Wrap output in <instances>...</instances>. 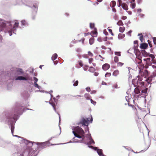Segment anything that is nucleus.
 Segmentation results:
<instances>
[{
    "instance_id": "f257e3e1",
    "label": "nucleus",
    "mask_w": 156,
    "mask_h": 156,
    "mask_svg": "<svg viewBox=\"0 0 156 156\" xmlns=\"http://www.w3.org/2000/svg\"><path fill=\"white\" fill-rule=\"evenodd\" d=\"M22 105L20 103H16L14 107V113L13 114L12 112H9L6 114V121L8 124L10 128L11 133L13 136L19 137L16 135H14L13 134L15 124L19 117V115H21L23 108Z\"/></svg>"
},
{
    "instance_id": "f03ea898",
    "label": "nucleus",
    "mask_w": 156,
    "mask_h": 156,
    "mask_svg": "<svg viewBox=\"0 0 156 156\" xmlns=\"http://www.w3.org/2000/svg\"><path fill=\"white\" fill-rule=\"evenodd\" d=\"M8 22L10 24V27H8V28H6L3 29L2 30H0V32L3 31L5 33L8 32L9 36H11L12 35V33L16 34V29L17 28L19 27L20 29L23 28L25 27L28 26V23L25 20H23L21 21V25L19 27V23L16 20L14 25L12 26L11 24V22L9 21H6Z\"/></svg>"
},
{
    "instance_id": "7ed1b4c3",
    "label": "nucleus",
    "mask_w": 156,
    "mask_h": 156,
    "mask_svg": "<svg viewBox=\"0 0 156 156\" xmlns=\"http://www.w3.org/2000/svg\"><path fill=\"white\" fill-rule=\"evenodd\" d=\"M72 129L74 130L72 132L75 137L79 139L82 138L81 140L74 141L75 143H81L84 144L86 143V141L84 140L85 137L84 135L85 133L82 129L79 126H77L73 127Z\"/></svg>"
},
{
    "instance_id": "20e7f679",
    "label": "nucleus",
    "mask_w": 156,
    "mask_h": 156,
    "mask_svg": "<svg viewBox=\"0 0 156 156\" xmlns=\"http://www.w3.org/2000/svg\"><path fill=\"white\" fill-rule=\"evenodd\" d=\"M136 85L137 86V87H136L134 89V92L136 94H138L140 92V91H141V93L144 96H141V95H139L138 96H141L142 97H144V96L146 95L147 94V88L146 87H144V89L142 90V88L141 87L143 86L144 85V82H140L139 80V79H138L137 80L136 82Z\"/></svg>"
},
{
    "instance_id": "39448f33",
    "label": "nucleus",
    "mask_w": 156,
    "mask_h": 156,
    "mask_svg": "<svg viewBox=\"0 0 156 156\" xmlns=\"http://www.w3.org/2000/svg\"><path fill=\"white\" fill-rule=\"evenodd\" d=\"M26 5L31 8L32 9H34V14H36L37 12L38 9L39 2H34L33 5L32 6V2L30 0H27L26 2V4H25Z\"/></svg>"
},
{
    "instance_id": "423d86ee",
    "label": "nucleus",
    "mask_w": 156,
    "mask_h": 156,
    "mask_svg": "<svg viewBox=\"0 0 156 156\" xmlns=\"http://www.w3.org/2000/svg\"><path fill=\"white\" fill-rule=\"evenodd\" d=\"M34 143L37 146V148L39 150H41L49 146L50 142L49 141H48L44 142H37Z\"/></svg>"
},
{
    "instance_id": "0eeeda50",
    "label": "nucleus",
    "mask_w": 156,
    "mask_h": 156,
    "mask_svg": "<svg viewBox=\"0 0 156 156\" xmlns=\"http://www.w3.org/2000/svg\"><path fill=\"white\" fill-rule=\"evenodd\" d=\"M14 80H25L27 81V82L30 84V80H31V78L28 76H19L15 75Z\"/></svg>"
},
{
    "instance_id": "6e6552de",
    "label": "nucleus",
    "mask_w": 156,
    "mask_h": 156,
    "mask_svg": "<svg viewBox=\"0 0 156 156\" xmlns=\"http://www.w3.org/2000/svg\"><path fill=\"white\" fill-rule=\"evenodd\" d=\"M11 25L10 23L7 22L6 21L3 20H0V30H2L3 28L10 27Z\"/></svg>"
},
{
    "instance_id": "1a4fd4ad",
    "label": "nucleus",
    "mask_w": 156,
    "mask_h": 156,
    "mask_svg": "<svg viewBox=\"0 0 156 156\" xmlns=\"http://www.w3.org/2000/svg\"><path fill=\"white\" fill-rule=\"evenodd\" d=\"M152 80H154L153 82H156V73L153 72L152 75L151 76L146 79V80L148 83H151V82Z\"/></svg>"
},
{
    "instance_id": "9d476101",
    "label": "nucleus",
    "mask_w": 156,
    "mask_h": 156,
    "mask_svg": "<svg viewBox=\"0 0 156 156\" xmlns=\"http://www.w3.org/2000/svg\"><path fill=\"white\" fill-rule=\"evenodd\" d=\"M89 121L88 118H86L85 119L84 118H82L81 120L80 121V123L82 125H84L86 126L87 129L88 130V133L89 132V128L88 127V122Z\"/></svg>"
},
{
    "instance_id": "9b49d317",
    "label": "nucleus",
    "mask_w": 156,
    "mask_h": 156,
    "mask_svg": "<svg viewBox=\"0 0 156 156\" xmlns=\"http://www.w3.org/2000/svg\"><path fill=\"white\" fill-rule=\"evenodd\" d=\"M89 147L96 151L99 156H106L103 154V151L101 149H98L97 147H94L93 146H89Z\"/></svg>"
},
{
    "instance_id": "f8f14e48",
    "label": "nucleus",
    "mask_w": 156,
    "mask_h": 156,
    "mask_svg": "<svg viewBox=\"0 0 156 156\" xmlns=\"http://www.w3.org/2000/svg\"><path fill=\"white\" fill-rule=\"evenodd\" d=\"M8 143L6 141L2 140L0 139V146L2 147H6Z\"/></svg>"
},
{
    "instance_id": "ddd939ff",
    "label": "nucleus",
    "mask_w": 156,
    "mask_h": 156,
    "mask_svg": "<svg viewBox=\"0 0 156 156\" xmlns=\"http://www.w3.org/2000/svg\"><path fill=\"white\" fill-rule=\"evenodd\" d=\"M24 142L25 143L28 147H32L34 144H35L34 143H36L34 142H31L27 140H25Z\"/></svg>"
},
{
    "instance_id": "4468645a",
    "label": "nucleus",
    "mask_w": 156,
    "mask_h": 156,
    "mask_svg": "<svg viewBox=\"0 0 156 156\" xmlns=\"http://www.w3.org/2000/svg\"><path fill=\"white\" fill-rule=\"evenodd\" d=\"M24 73L22 69L21 68H18L16 69L15 75L17 76L20 75Z\"/></svg>"
},
{
    "instance_id": "2eb2a0df",
    "label": "nucleus",
    "mask_w": 156,
    "mask_h": 156,
    "mask_svg": "<svg viewBox=\"0 0 156 156\" xmlns=\"http://www.w3.org/2000/svg\"><path fill=\"white\" fill-rule=\"evenodd\" d=\"M148 47V44L145 43L141 44L140 46V48L143 49L144 50L146 49Z\"/></svg>"
},
{
    "instance_id": "dca6fc26",
    "label": "nucleus",
    "mask_w": 156,
    "mask_h": 156,
    "mask_svg": "<svg viewBox=\"0 0 156 156\" xmlns=\"http://www.w3.org/2000/svg\"><path fill=\"white\" fill-rule=\"evenodd\" d=\"M88 140L89 141V142H87L86 141V143H85V144L87 145L89 147V146H91L90 145L91 144H95V142L92 138H90V140Z\"/></svg>"
},
{
    "instance_id": "f3484780",
    "label": "nucleus",
    "mask_w": 156,
    "mask_h": 156,
    "mask_svg": "<svg viewBox=\"0 0 156 156\" xmlns=\"http://www.w3.org/2000/svg\"><path fill=\"white\" fill-rule=\"evenodd\" d=\"M110 65L108 63H105L102 66L103 69L104 70H107L110 68Z\"/></svg>"
},
{
    "instance_id": "a211bd4d",
    "label": "nucleus",
    "mask_w": 156,
    "mask_h": 156,
    "mask_svg": "<svg viewBox=\"0 0 156 156\" xmlns=\"http://www.w3.org/2000/svg\"><path fill=\"white\" fill-rule=\"evenodd\" d=\"M137 48H134V52L136 56H139L140 54V52L139 50Z\"/></svg>"
},
{
    "instance_id": "6ab92c4d",
    "label": "nucleus",
    "mask_w": 156,
    "mask_h": 156,
    "mask_svg": "<svg viewBox=\"0 0 156 156\" xmlns=\"http://www.w3.org/2000/svg\"><path fill=\"white\" fill-rule=\"evenodd\" d=\"M141 52L143 56L145 57H147L149 55V53H148L147 52L144 50H142Z\"/></svg>"
},
{
    "instance_id": "aec40b11",
    "label": "nucleus",
    "mask_w": 156,
    "mask_h": 156,
    "mask_svg": "<svg viewBox=\"0 0 156 156\" xmlns=\"http://www.w3.org/2000/svg\"><path fill=\"white\" fill-rule=\"evenodd\" d=\"M122 7L123 9L125 10H127L128 9L127 5L125 3H123L122 5Z\"/></svg>"
},
{
    "instance_id": "412c9836",
    "label": "nucleus",
    "mask_w": 156,
    "mask_h": 156,
    "mask_svg": "<svg viewBox=\"0 0 156 156\" xmlns=\"http://www.w3.org/2000/svg\"><path fill=\"white\" fill-rule=\"evenodd\" d=\"M84 96L85 98L87 100L90 99L91 98V96L89 94H85Z\"/></svg>"
},
{
    "instance_id": "4be33fe9",
    "label": "nucleus",
    "mask_w": 156,
    "mask_h": 156,
    "mask_svg": "<svg viewBox=\"0 0 156 156\" xmlns=\"http://www.w3.org/2000/svg\"><path fill=\"white\" fill-rule=\"evenodd\" d=\"M58 57V55L56 53H55L52 55L51 57V60L54 61Z\"/></svg>"
},
{
    "instance_id": "5701e85b",
    "label": "nucleus",
    "mask_w": 156,
    "mask_h": 156,
    "mask_svg": "<svg viewBox=\"0 0 156 156\" xmlns=\"http://www.w3.org/2000/svg\"><path fill=\"white\" fill-rule=\"evenodd\" d=\"M49 104H50L51 105V106H52V107H53V108L54 109V110L55 111L56 113H57V114H58V115H59V114L56 111V108H55V104L53 103H52L51 102H49Z\"/></svg>"
},
{
    "instance_id": "b1692460",
    "label": "nucleus",
    "mask_w": 156,
    "mask_h": 156,
    "mask_svg": "<svg viewBox=\"0 0 156 156\" xmlns=\"http://www.w3.org/2000/svg\"><path fill=\"white\" fill-rule=\"evenodd\" d=\"M138 36H140L139 39L141 42H143V40L144 39L142 33L139 34Z\"/></svg>"
},
{
    "instance_id": "393cba45",
    "label": "nucleus",
    "mask_w": 156,
    "mask_h": 156,
    "mask_svg": "<svg viewBox=\"0 0 156 156\" xmlns=\"http://www.w3.org/2000/svg\"><path fill=\"white\" fill-rule=\"evenodd\" d=\"M94 30V31H92L91 32V34L92 36L95 34L97 35L98 34L97 32V31L96 28H95Z\"/></svg>"
},
{
    "instance_id": "a878e982",
    "label": "nucleus",
    "mask_w": 156,
    "mask_h": 156,
    "mask_svg": "<svg viewBox=\"0 0 156 156\" xmlns=\"http://www.w3.org/2000/svg\"><path fill=\"white\" fill-rule=\"evenodd\" d=\"M125 36V35L122 34H119L118 36V38L119 39H121L123 38Z\"/></svg>"
},
{
    "instance_id": "bb28decb",
    "label": "nucleus",
    "mask_w": 156,
    "mask_h": 156,
    "mask_svg": "<svg viewBox=\"0 0 156 156\" xmlns=\"http://www.w3.org/2000/svg\"><path fill=\"white\" fill-rule=\"evenodd\" d=\"M119 74V71L118 70H115L113 73V75L114 76H117Z\"/></svg>"
},
{
    "instance_id": "cd10ccee",
    "label": "nucleus",
    "mask_w": 156,
    "mask_h": 156,
    "mask_svg": "<svg viewBox=\"0 0 156 156\" xmlns=\"http://www.w3.org/2000/svg\"><path fill=\"white\" fill-rule=\"evenodd\" d=\"M94 41V38H91L89 40V44L90 45L93 44Z\"/></svg>"
},
{
    "instance_id": "c85d7f7f",
    "label": "nucleus",
    "mask_w": 156,
    "mask_h": 156,
    "mask_svg": "<svg viewBox=\"0 0 156 156\" xmlns=\"http://www.w3.org/2000/svg\"><path fill=\"white\" fill-rule=\"evenodd\" d=\"M95 69L94 67H90L88 70V71L90 72H92V73H93L95 71Z\"/></svg>"
},
{
    "instance_id": "c756f323",
    "label": "nucleus",
    "mask_w": 156,
    "mask_h": 156,
    "mask_svg": "<svg viewBox=\"0 0 156 156\" xmlns=\"http://www.w3.org/2000/svg\"><path fill=\"white\" fill-rule=\"evenodd\" d=\"M116 5V2L114 1H112L110 3V5L112 6V7H114Z\"/></svg>"
},
{
    "instance_id": "7c9ffc66",
    "label": "nucleus",
    "mask_w": 156,
    "mask_h": 156,
    "mask_svg": "<svg viewBox=\"0 0 156 156\" xmlns=\"http://www.w3.org/2000/svg\"><path fill=\"white\" fill-rule=\"evenodd\" d=\"M143 74L145 77L147 76L148 75V72L147 70H145Z\"/></svg>"
},
{
    "instance_id": "2f4dec72",
    "label": "nucleus",
    "mask_w": 156,
    "mask_h": 156,
    "mask_svg": "<svg viewBox=\"0 0 156 156\" xmlns=\"http://www.w3.org/2000/svg\"><path fill=\"white\" fill-rule=\"evenodd\" d=\"M125 28L124 27H120L119 28V31L120 32L123 33L125 30Z\"/></svg>"
},
{
    "instance_id": "473e14b6",
    "label": "nucleus",
    "mask_w": 156,
    "mask_h": 156,
    "mask_svg": "<svg viewBox=\"0 0 156 156\" xmlns=\"http://www.w3.org/2000/svg\"><path fill=\"white\" fill-rule=\"evenodd\" d=\"M117 24L119 26H123V23L122 20H120L117 23Z\"/></svg>"
},
{
    "instance_id": "72a5a7b5",
    "label": "nucleus",
    "mask_w": 156,
    "mask_h": 156,
    "mask_svg": "<svg viewBox=\"0 0 156 156\" xmlns=\"http://www.w3.org/2000/svg\"><path fill=\"white\" fill-rule=\"evenodd\" d=\"M73 82L74 83L73 86L74 87H76L78 85L79 83L78 80H76L75 81H74V80Z\"/></svg>"
},
{
    "instance_id": "f704fd0d",
    "label": "nucleus",
    "mask_w": 156,
    "mask_h": 156,
    "mask_svg": "<svg viewBox=\"0 0 156 156\" xmlns=\"http://www.w3.org/2000/svg\"><path fill=\"white\" fill-rule=\"evenodd\" d=\"M85 136L87 138V140H90V138H92L91 134L90 133H89V134H86V135Z\"/></svg>"
},
{
    "instance_id": "c9c22d12",
    "label": "nucleus",
    "mask_w": 156,
    "mask_h": 156,
    "mask_svg": "<svg viewBox=\"0 0 156 156\" xmlns=\"http://www.w3.org/2000/svg\"><path fill=\"white\" fill-rule=\"evenodd\" d=\"M34 86L36 87V88H37L38 89H41V87L40 86L37 84V83H34Z\"/></svg>"
},
{
    "instance_id": "e433bc0d",
    "label": "nucleus",
    "mask_w": 156,
    "mask_h": 156,
    "mask_svg": "<svg viewBox=\"0 0 156 156\" xmlns=\"http://www.w3.org/2000/svg\"><path fill=\"white\" fill-rule=\"evenodd\" d=\"M138 41H134V43L136 45L134 46V48L136 47L137 48L138 47Z\"/></svg>"
},
{
    "instance_id": "4c0bfd02",
    "label": "nucleus",
    "mask_w": 156,
    "mask_h": 156,
    "mask_svg": "<svg viewBox=\"0 0 156 156\" xmlns=\"http://www.w3.org/2000/svg\"><path fill=\"white\" fill-rule=\"evenodd\" d=\"M121 52L120 51H115V52L114 53L115 55H117L119 56H121Z\"/></svg>"
},
{
    "instance_id": "58836bf2",
    "label": "nucleus",
    "mask_w": 156,
    "mask_h": 156,
    "mask_svg": "<svg viewBox=\"0 0 156 156\" xmlns=\"http://www.w3.org/2000/svg\"><path fill=\"white\" fill-rule=\"evenodd\" d=\"M33 78L34 80V84L37 83V82L38 81V79L37 78L35 77H34Z\"/></svg>"
},
{
    "instance_id": "ea45409f",
    "label": "nucleus",
    "mask_w": 156,
    "mask_h": 156,
    "mask_svg": "<svg viewBox=\"0 0 156 156\" xmlns=\"http://www.w3.org/2000/svg\"><path fill=\"white\" fill-rule=\"evenodd\" d=\"M114 61L115 62H117L119 61V58L117 56H115L114 57Z\"/></svg>"
},
{
    "instance_id": "a19ab883",
    "label": "nucleus",
    "mask_w": 156,
    "mask_h": 156,
    "mask_svg": "<svg viewBox=\"0 0 156 156\" xmlns=\"http://www.w3.org/2000/svg\"><path fill=\"white\" fill-rule=\"evenodd\" d=\"M90 26L91 29H93L94 27V23H90Z\"/></svg>"
},
{
    "instance_id": "79ce46f5",
    "label": "nucleus",
    "mask_w": 156,
    "mask_h": 156,
    "mask_svg": "<svg viewBox=\"0 0 156 156\" xmlns=\"http://www.w3.org/2000/svg\"><path fill=\"white\" fill-rule=\"evenodd\" d=\"M111 75V73H106L105 74V76L106 77H109Z\"/></svg>"
},
{
    "instance_id": "37998d69",
    "label": "nucleus",
    "mask_w": 156,
    "mask_h": 156,
    "mask_svg": "<svg viewBox=\"0 0 156 156\" xmlns=\"http://www.w3.org/2000/svg\"><path fill=\"white\" fill-rule=\"evenodd\" d=\"M130 6L132 9H133L135 7L136 4L135 3L131 4Z\"/></svg>"
},
{
    "instance_id": "c03bdc74",
    "label": "nucleus",
    "mask_w": 156,
    "mask_h": 156,
    "mask_svg": "<svg viewBox=\"0 0 156 156\" xmlns=\"http://www.w3.org/2000/svg\"><path fill=\"white\" fill-rule=\"evenodd\" d=\"M90 101L91 103L92 104H93L94 105H96V101H93L92 99H90Z\"/></svg>"
},
{
    "instance_id": "a18cd8bd",
    "label": "nucleus",
    "mask_w": 156,
    "mask_h": 156,
    "mask_svg": "<svg viewBox=\"0 0 156 156\" xmlns=\"http://www.w3.org/2000/svg\"><path fill=\"white\" fill-rule=\"evenodd\" d=\"M149 56L150 57H151L152 58V60H153V59L155 57L154 55H153L152 54H149Z\"/></svg>"
},
{
    "instance_id": "49530a36",
    "label": "nucleus",
    "mask_w": 156,
    "mask_h": 156,
    "mask_svg": "<svg viewBox=\"0 0 156 156\" xmlns=\"http://www.w3.org/2000/svg\"><path fill=\"white\" fill-rule=\"evenodd\" d=\"M151 60V58H146L144 59V60L146 62H149Z\"/></svg>"
},
{
    "instance_id": "de8ad7c7",
    "label": "nucleus",
    "mask_w": 156,
    "mask_h": 156,
    "mask_svg": "<svg viewBox=\"0 0 156 156\" xmlns=\"http://www.w3.org/2000/svg\"><path fill=\"white\" fill-rule=\"evenodd\" d=\"M148 44L149 45L150 47L151 48L152 47V45L151 44V42L149 40H148L147 41Z\"/></svg>"
},
{
    "instance_id": "09e8293b",
    "label": "nucleus",
    "mask_w": 156,
    "mask_h": 156,
    "mask_svg": "<svg viewBox=\"0 0 156 156\" xmlns=\"http://www.w3.org/2000/svg\"><path fill=\"white\" fill-rule=\"evenodd\" d=\"M126 101H127V102H128V104L129 105V99H130V98H129V96H126Z\"/></svg>"
},
{
    "instance_id": "8fccbe9b",
    "label": "nucleus",
    "mask_w": 156,
    "mask_h": 156,
    "mask_svg": "<svg viewBox=\"0 0 156 156\" xmlns=\"http://www.w3.org/2000/svg\"><path fill=\"white\" fill-rule=\"evenodd\" d=\"M0 118L1 119V120H0V121L2 122L4 120L3 115H0Z\"/></svg>"
},
{
    "instance_id": "3c124183",
    "label": "nucleus",
    "mask_w": 156,
    "mask_h": 156,
    "mask_svg": "<svg viewBox=\"0 0 156 156\" xmlns=\"http://www.w3.org/2000/svg\"><path fill=\"white\" fill-rule=\"evenodd\" d=\"M123 65V63L122 62H119L118 63V66H122Z\"/></svg>"
},
{
    "instance_id": "603ef678",
    "label": "nucleus",
    "mask_w": 156,
    "mask_h": 156,
    "mask_svg": "<svg viewBox=\"0 0 156 156\" xmlns=\"http://www.w3.org/2000/svg\"><path fill=\"white\" fill-rule=\"evenodd\" d=\"M86 91H87L88 92H90V88L89 87H87L86 88Z\"/></svg>"
},
{
    "instance_id": "864d4df0",
    "label": "nucleus",
    "mask_w": 156,
    "mask_h": 156,
    "mask_svg": "<svg viewBox=\"0 0 156 156\" xmlns=\"http://www.w3.org/2000/svg\"><path fill=\"white\" fill-rule=\"evenodd\" d=\"M153 42L154 44H156V37H154L153 38Z\"/></svg>"
},
{
    "instance_id": "5fc2aeb1",
    "label": "nucleus",
    "mask_w": 156,
    "mask_h": 156,
    "mask_svg": "<svg viewBox=\"0 0 156 156\" xmlns=\"http://www.w3.org/2000/svg\"><path fill=\"white\" fill-rule=\"evenodd\" d=\"M108 30L109 31V32H110V33H111V35L112 36H114V34L112 33V29H108Z\"/></svg>"
},
{
    "instance_id": "6e6d98bb",
    "label": "nucleus",
    "mask_w": 156,
    "mask_h": 156,
    "mask_svg": "<svg viewBox=\"0 0 156 156\" xmlns=\"http://www.w3.org/2000/svg\"><path fill=\"white\" fill-rule=\"evenodd\" d=\"M88 60H89V62L90 64L91 63L93 60V59L92 58H89Z\"/></svg>"
},
{
    "instance_id": "4d7b16f0",
    "label": "nucleus",
    "mask_w": 156,
    "mask_h": 156,
    "mask_svg": "<svg viewBox=\"0 0 156 156\" xmlns=\"http://www.w3.org/2000/svg\"><path fill=\"white\" fill-rule=\"evenodd\" d=\"M79 64L80 65V66L81 67L82 66H83V63H82V62L81 61H79Z\"/></svg>"
},
{
    "instance_id": "13d9d810",
    "label": "nucleus",
    "mask_w": 156,
    "mask_h": 156,
    "mask_svg": "<svg viewBox=\"0 0 156 156\" xmlns=\"http://www.w3.org/2000/svg\"><path fill=\"white\" fill-rule=\"evenodd\" d=\"M44 92V90H41L40 89H39V90H37L35 91V92Z\"/></svg>"
},
{
    "instance_id": "bf43d9fd",
    "label": "nucleus",
    "mask_w": 156,
    "mask_h": 156,
    "mask_svg": "<svg viewBox=\"0 0 156 156\" xmlns=\"http://www.w3.org/2000/svg\"><path fill=\"white\" fill-rule=\"evenodd\" d=\"M98 41L99 42H101L102 41V39L101 37H98Z\"/></svg>"
},
{
    "instance_id": "052dcab7",
    "label": "nucleus",
    "mask_w": 156,
    "mask_h": 156,
    "mask_svg": "<svg viewBox=\"0 0 156 156\" xmlns=\"http://www.w3.org/2000/svg\"><path fill=\"white\" fill-rule=\"evenodd\" d=\"M132 32V31L131 30H129V31H128L127 33V34L129 35L130 36H131V34Z\"/></svg>"
},
{
    "instance_id": "680f3d73",
    "label": "nucleus",
    "mask_w": 156,
    "mask_h": 156,
    "mask_svg": "<svg viewBox=\"0 0 156 156\" xmlns=\"http://www.w3.org/2000/svg\"><path fill=\"white\" fill-rule=\"evenodd\" d=\"M83 57L85 58H88V56L87 55H84L83 56Z\"/></svg>"
},
{
    "instance_id": "e2e57ef3",
    "label": "nucleus",
    "mask_w": 156,
    "mask_h": 156,
    "mask_svg": "<svg viewBox=\"0 0 156 156\" xmlns=\"http://www.w3.org/2000/svg\"><path fill=\"white\" fill-rule=\"evenodd\" d=\"M119 1V6H120L121 5V4L122 3V1L121 0H118Z\"/></svg>"
},
{
    "instance_id": "0e129e2a",
    "label": "nucleus",
    "mask_w": 156,
    "mask_h": 156,
    "mask_svg": "<svg viewBox=\"0 0 156 156\" xmlns=\"http://www.w3.org/2000/svg\"><path fill=\"white\" fill-rule=\"evenodd\" d=\"M107 37H105L103 38V40L104 41H107Z\"/></svg>"
},
{
    "instance_id": "69168bd1",
    "label": "nucleus",
    "mask_w": 156,
    "mask_h": 156,
    "mask_svg": "<svg viewBox=\"0 0 156 156\" xmlns=\"http://www.w3.org/2000/svg\"><path fill=\"white\" fill-rule=\"evenodd\" d=\"M127 18V17L126 16H123L122 17V19L123 20H125Z\"/></svg>"
},
{
    "instance_id": "338daca9",
    "label": "nucleus",
    "mask_w": 156,
    "mask_h": 156,
    "mask_svg": "<svg viewBox=\"0 0 156 156\" xmlns=\"http://www.w3.org/2000/svg\"><path fill=\"white\" fill-rule=\"evenodd\" d=\"M88 53L89 55L92 56L93 55V54L90 51L88 52Z\"/></svg>"
},
{
    "instance_id": "774afa93",
    "label": "nucleus",
    "mask_w": 156,
    "mask_h": 156,
    "mask_svg": "<svg viewBox=\"0 0 156 156\" xmlns=\"http://www.w3.org/2000/svg\"><path fill=\"white\" fill-rule=\"evenodd\" d=\"M151 61L153 63H156V60H155L154 59H153V60H151Z\"/></svg>"
}]
</instances>
